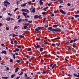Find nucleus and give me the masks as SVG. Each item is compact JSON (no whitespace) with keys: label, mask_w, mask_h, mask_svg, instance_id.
<instances>
[{"label":"nucleus","mask_w":79,"mask_h":79,"mask_svg":"<svg viewBox=\"0 0 79 79\" xmlns=\"http://www.w3.org/2000/svg\"><path fill=\"white\" fill-rule=\"evenodd\" d=\"M1 53L3 54L2 53H4L5 55H6L7 54V52H6V51H2Z\"/></svg>","instance_id":"obj_4"},{"label":"nucleus","mask_w":79,"mask_h":79,"mask_svg":"<svg viewBox=\"0 0 79 79\" xmlns=\"http://www.w3.org/2000/svg\"><path fill=\"white\" fill-rule=\"evenodd\" d=\"M1 46L2 47H5V45H4V44H1Z\"/></svg>","instance_id":"obj_47"},{"label":"nucleus","mask_w":79,"mask_h":79,"mask_svg":"<svg viewBox=\"0 0 79 79\" xmlns=\"http://www.w3.org/2000/svg\"><path fill=\"white\" fill-rule=\"evenodd\" d=\"M62 7H63V6H59V8H62Z\"/></svg>","instance_id":"obj_60"},{"label":"nucleus","mask_w":79,"mask_h":79,"mask_svg":"<svg viewBox=\"0 0 79 79\" xmlns=\"http://www.w3.org/2000/svg\"><path fill=\"white\" fill-rule=\"evenodd\" d=\"M6 20L7 21H10V17H8L6 19Z\"/></svg>","instance_id":"obj_10"},{"label":"nucleus","mask_w":79,"mask_h":79,"mask_svg":"<svg viewBox=\"0 0 79 79\" xmlns=\"http://www.w3.org/2000/svg\"><path fill=\"white\" fill-rule=\"evenodd\" d=\"M10 62H13V60L12 59H11L10 60Z\"/></svg>","instance_id":"obj_61"},{"label":"nucleus","mask_w":79,"mask_h":79,"mask_svg":"<svg viewBox=\"0 0 79 79\" xmlns=\"http://www.w3.org/2000/svg\"><path fill=\"white\" fill-rule=\"evenodd\" d=\"M34 47L35 48H36V49H37V46H36L35 45H34Z\"/></svg>","instance_id":"obj_52"},{"label":"nucleus","mask_w":79,"mask_h":79,"mask_svg":"<svg viewBox=\"0 0 79 79\" xmlns=\"http://www.w3.org/2000/svg\"><path fill=\"white\" fill-rule=\"evenodd\" d=\"M48 24H47L46 26L45 25V27H48Z\"/></svg>","instance_id":"obj_50"},{"label":"nucleus","mask_w":79,"mask_h":79,"mask_svg":"<svg viewBox=\"0 0 79 79\" xmlns=\"http://www.w3.org/2000/svg\"><path fill=\"white\" fill-rule=\"evenodd\" d=\"M32 49H31V48H29V49H28V50H27V51H31Z\"/></svg>","instance_id":"obj_54"},{"label":"nucleus","mask_w":79,"mask_h":79,"mask_svg":"<svg viewBox=\"0 0 79 79\" xmlns=\"http://www.w3.org/2000/svg\"><path fill=\"white\" fill-rule=\"evenodd\" d=\"M27 3L28 5H30L31 3V1H29Z\"/></svg>","instance_id":"obj_32"},{"label":"nucleus","mask_w":79,"mask_h":79,"mask_svg":"<svg viewBox=\"0 0 79 79\" xmlns=\"http://www.w3.org/2000/svg\"><path fill=\"white\" fill-rule=\"evenodd\" d=\"M22 47V45H19V46H17V47L19 48H21Z\"/></svg>","instance_id":"obj_24"},{"label":"nucleus","mask_w":79,"mask_h":79,"mask_svg":"<svg viewBox=\"0 0 79 79\" xmlns=\"http://www.w3.org/2000/svg\"><path fill=\"white\" fill-rule=\"evenodd\" d=\"M18 69H19V68L18 67H17L16 69H15V72L16 73L17 72H18Z\"/></svg>","instance_id":"obj_12"},{"label":"nucleus","mask_w":79,"mask_h":79,"mask_svg":"<svg viewBox=\"0 0 79 79\" xmlns=\"http://www.w3.org/2000/svg\"><path fill=\"white\" fill-rule=\"evenodd\" d=\"M60 13H62L63 15H66V12L63 11V10H60Z\"/></svg>","instance_id":"obj_3"},{"label":"nucleus","mask_w":79,"mask_h":79,"mask_svg":"<svg viewBox=\"0 0 79 79\" xmlns=\"http://www.w3.org/2000/svg\"><path fill=\"white\" fill-rule=\"evenodd\" d=\"M46 19H47V18H44L43 21V23H44L45 21V20H46Z\"/></svg>","instance_id":"obj_22"},{"label":"nucleus","mask_w":79,"mask_h":79,"mask_svg":"<svg viewBox=\"0 0 79 79\" xmlns=\"http://www.w3.org/2000/svg\"><path fill=\"white\" fill-rule=\"evenodd\" d=\"M29 64V61H27L26 62V64Z\"/></svg>","instance_id":"obj_55"},{"label":"nucleus","mask_w":79,"mask_h":79,"mask_svg":"<svg viewBox=\"0 0 79 79\" xmlns=\"http://www.w3.org/2000/svg\"><path fill=\"white\" fill-rule=\"evenodd\" d=\"M73 40H71L70 41V43H73Z\"/></svg>","instance_id":"obj_64"},{"label":"nucleus","mask_w":79,"mask_h":79,"mask_svg":"<svg viewBox=\"0 0 79 79\" xmlns=\"http://www.w3.org/2000/svg\"><path fill=\"white\" fill-rule=\"evenodd\" d=\"M27 58H30V56L28 55H27Z\"/></svg>","instance_id":"obj_39"},{"label":"nucleus","mask_w":79,"mask_h":79,"mask_svg":"<svg viewBox=\"0 0 79 79\" xmlns=\"http://www.w3.org/2000/svg\"><path fill=\"white\" fill-rule=\"evenodd\" d=\"M51 17H53L54 16V14H52L51 15Z\"/></svg>","instance_id":"obj_42"},{"label":"nucleus","mask_w":79,"mask_h":79,"mask_svg":"<svg viewBox=\"0 0 79 79\" xmlns=\"http://www.w3.org/2000/svg\"><path fill=\"white\" fill-rule=\"evenodd\" d=\"M58 1L60 3H63V0H58Z\"/></svg>","instance_id":"obj_15"},{"label":"nucleus","mask_w":79,"mask_h":79,"mask_svg":"<svg viewBox=\"0 0 79 79\" xmlns=\"http://www.w3.org/2000/svg\"><path fill=\"white\" fill-rule=\"evenodd\" d=\"M61 30L59 28H57V31H58V32H60V30Z\"/></svg>","instance_id":"obj_19"},{"label":"nucleus","mask_w":79,"mask_h":79,"mask_svg":"<svg viewBox=\"0 0 79 79\" xmlns=\"http://www.w3.org/2000/svg\"><path fill=\"white\" fill-rule=\"evenodd\" d=\"M56 66V64H54L53 66L52 67V69H53L54 68H55V66Z\"/></svg>","instance_id":"obj_27"},{"label":"nucleus","mask_w":79,"mask_h":79,"mask_svg":"<svg viewBox=\"0 0 79 79\" xmlns=\"http://www.w3.org/2000/svg\"><path fill=\"white\" fill-rule=\"evenodd\" d=\"M68 6H71V4L69 3H68L67 4Z\"/></svg>","instance_id":"obj_44"},{"label":"nucleus","mask_w":79,"mask_h":79,"mask_svg":"<svg viewBox=\"0 0 79 79\" xmlns=\"http://www.w3.org/2000/svg\"><path fill=\"white\" fill-rule=\"evenodd\" d=\"M77 40V39H75L74 40H73V42H76V41H77V40Z\"/></svg>","instance_id":"obj_28"},{"label":"nucleus","mask_w":79,"mask_h":79,"mask_svg":"<svg viewBox=\"0 0 79 79\" xmlns=\"http://www.w3.org/2000/svg\"><path fill=\"white\" fill-rule=\"evenodd\" d=\"M24 12H27V13H29V11L27 10V9H25Z\"/></svg>","instance_id":"obj_9"},{"label":"nucleus","mask_w":79,"mask_h":79,"mask_svg":"<svg viewBox=\"0 0 79 79\" xmlns=\"http://www.w3.org/2000/svg\"><path fill=\"white\" fill-rule=\"evenodd\" d=\"M36 40H40V38H36Z\"/></svg>","instance_id":"obj_40"},{"label":"nucleus","mask_w":79,"mask_h":79,"mask_svg":"<svg viewBox=\"0 0 79 79\" xmlns=\"http://www.w3.org/2000/svg\"><path fill=\"white\" fill-rule=\"evenodd\" d=\"M6 10V8H5L4 9H3L2 11H5Z\"/></svg>","instance_id":"obj_56"},{"label":"nucleus","mask_w":79,"mask_h":79,"mask_svg":"<svg viewBox=\"0 0 79 79\" xmlns=\"http://www.w3.org/2000/svg\"><path fill=\"white\" fill-rule=\"evenodd\" d=\"M13 58H14V59H15L16 57L15 56V55L13 54Z\"/></svg>","instance_id":"obj_35"},{"label":"nucleus","mask_w":79,"mask_h":79,"mask_svg":"<svg viewBox=\"0 0 79 79\" xmlns=\"http://www.w3.org/2000/svg\"><path fill=\"white\" fill-rule=\"evenodd\" d=\"M71 19L73 20V19H74V18L73 17H72Z\"/></svg>","instance_id":"obj_62"},{"label":"nucleus","mask_w":79,"mask_h":79,"mask_svg":"<svg viewBox=\"0 0 79 79\" xmlns=\"http://www.w3.org/2000/svg\"><path fill=\"white\" fill-rule=\"evenodd\" d=\"M14 76H15V74H13L11 76V77L12 78H13Z\"/></svg>","instance_id":"obj_23"},{"label":"nucleus","mask_w":79,"mask_h":79,"mask_svg":"<svg viewBox=\"0 0 79 79\" xmlns=\"http://www.w3.org/2000/svg\"><path fill=\"white\" fill-rule=\"evenodd\" d=\"M14 43L15 44V45H17L18 44V42L17 41L15 40L14 41Z\"/></svg>","instance_id":"obj_13"},{"label":"nucleus","mask_w":79,"mask_h":79,"mask_svg":"<svg viewBox=\"0 0 79 79\" xmlns=\"http://www.w3.org/2000/svg\"><path fill=\"white\" fill-rule=\"evenodd\" d=\"M22 20H23L22 19H20L18 21L19 23H20V22H21V21H22Z\"/></svg>","instance_id":"obj_20"},{"label":"nucleus","mask_w":79,"mask_h":79,"mask_svg":"<svg viewBox=\"0 0 79 79\" xmlns=\"http://www.w3.org/2000/svg\"><path fill=\"white\" fill-rule=\"evenodd\" d=\"M57 29H52V31H57Z\"/></svg>","instance_id":"obj_33"},{"label":"nucleus","mask_w":79,"mask_h":79,"mask_svg":"<svg viewBox=\"0 0 79 79\" xmlns=\"http://www.w3.org/2000/svg\"><path fill=\"white\" fill-rule=\"evenodd\" d=\"M58 26V25H54L53 26V27H57Z\"/></svg>","instance_id":"obj_41"},{"label":"nucleus","mask_w":79,"mask_h":79,"mask_svg":"<svg viewBox=\"0 0 79 79\" xmlns=\"http://www.w3.org/2000/svg\"><path fill=\"white\" fill-rule=\"evenodd\" d=\"M26 4H27V3H24L22 5H21V6L22 7H24V6H26Z\"/></svg>","instance_id":"obj_8"},{"label":"nucleus","mask_w":79,"mask_h":79,"mask_svg":"<svg viewBox=\"0 0 79 79\" xmlns=\"http://www.w3.org/2000/svg\"><path fill=\"white\" fill-rule=\"evenodd\" d=\"M74 75L75 76H76V77H79V75H77V74L76 73H74Z\"/></svg>","instance_id":"obj_18"},{"label":"nucleus","mask_w":79,"mask_h":79,"mask_svg":"<svg viewBox=\"0 0 79 79\" xmlns=\"http://www.w3.org/2000/svg\"><path fill=\"white\" fill-rule=\"evenodd\" d=\"M42 29L41 27H38V28H36L35 30V31H39V30H40V29Z\"/></svg>","instance_id":"obj_5"},{"label":"nucleus","mask_w":79,"mask_h":79,"mask_svg":"<svg viewBox=\"0 0 79 79\" xmlns=\"http://www.w3.org/2000/svg\"><path fill=\"white\" fill-rule=\"evenodd\" d=\"M22 14H23V15H24V16H27V13H26L25 12H23Z\"/></svg>","instance_id":"obj_11"},{"label":"nucleus","mask_w":79,"mask_h":79,"mask_svg":"<svg viewBox=\"0 0 79 79\" xmlns=\"http://www.w3.org/2000/svg\"><path fill=\"white\" fill-rule=\"evenodd\" d=\"M15 50L16 51H19V49H18L17 48H15Z\"/></svg>","instance_id":"obj_37"},{"label":"nucleus","mask_w":79,"mask_h":79,"mask_svg":"<svg viewBox=\"0 0 79 79\" xmlns=\"http://www.w3.org/2000/svg\"><path fill=\"white\" fill-rule=\"evenodd\" d=\"M42 14L43 15H47V14H46L45 12H42Z\"/></svg>","instance_id":"obj_29"},{"label":"nucleus","mask_w":79,"mask_h":79,"mask_svg":"<svg viewBox=\"0 0 79 79\" xmlns=\"http://www.w3.org/2000/svg\"><path fill=\"white\" fill-rule=\"evenodd\" d=\"M27 22H28V23H32V21H27Z\"/></svg>","instance_id":"obj_43"},{"label":"nucleus","mask_w":79,"mask_h":79,"mask_svg":"<svg viewBox=\"0 0 79 79\" xmlns=\"http://www.w3.org/2000/svg\"><path fill=\"white\" fill-rule=\"evenodd\" d=\"M42 74H45L46 73V72L45 71H44L42 72Z\"/></svg>","instance_id":"obj_46"},{"label":"nucleus","mask_w":79,"mask_h":79,"mask_svg":"<svg viewBox=\"0 0 79 79\" xmlns=\"http://www.w3.org/2000/svg\"><path fill=\"white\" fill-rule=\"evenodd\" d=\"M58 44H59L58 45H57V46H59V45H60V42H59Z\"/></svg>","instance_id":"obj_63"},{"label":"nucleus","mask_w":79,"mask_h":79,"mask_svg":"<svg viewBox=\"0 0 79 79\" xmlns=\"http://www.w3.org/2000/svg\"><path fill=\"white\" fill-rule=\"evenodd\" d=\"M41 16H42L41 15H40L39 16H38V15H35L34 16V18H35V19H36V18H40L41 17Z\"/></svg>","instance_id":"obj_2"},{"label":"nucleus","mask_w":79,"mask_h":79,"mask_svg":"<svg viewBox=\"0 0 79 79\" xmlns=\"http://www.w3.org/2000/svg\"><path fill=\"white\" fill-rule=\"evenodd\" d=\"M14 30H15V29H18V27L17 26H15L14 27Z\"/></svg>","instance_id":"obj_31"},{"label":"nucleus","mask_w":79,"mask_h":79,"mask_svg":"<svg viewBox=\"0 0 79 79\" xmlns=\"http://www.w3.org/2000/svg\"><path fill=\"white\" fill-rule=\"evenodd\" d=\"M48 30H50V31H52L53 28L52 27H50L48 28Z\"/></svg>","instance_id":"obj_6"},{"label":"nucleus","mask_w":79,"mask_h":79,"mask_svg":"<svg viewBox=\"0 0 79 79\" xmlns=\"http://www.w3.org/2000/svg\"><path fill=\"white\" fill-rule=\"evenodd\" d=\"M43 50H44V48H41L40 49V52H42Z\"/></svg>","instance_id":"obj_21"},{"label":"nucleus","mask_w":79,"mask_h":79,"mask_svg":"<svg viewBox=\"0 0 79 79\" xmlns=\"http://www.w3.org/2000/svg\"><path fill=\"white\" fill-rule=\"evenodd\" d=\"M40 5H43V2H40Z\"/></svg>","instance_id":"obj_58"},{"label":"nucleus","mask_w":79,"mask_h":79,"mask_svg":"<svg viewBox=\"0 0 79 79\" xmlns=\"http://www.w3.org/2000/svg\"><path fill=\"white\" fill-rule=\"evenodd\" d=\"M29 25V23H26V26H28Z\"/></svg>","instance_id":"obj_51"},{"label":"nucleus","mask_w":79,"mask_h":79,"mask_svg":"<svg viewBox=\"0 0 79 79\" xmlns=\"http://www.w3.org/2000/svg\"><path fill=\"white\" fill-rule=\"evenodd\" d=\"M40 47V45H37V48H39Z\"/></svg>","instance_id":"obj_38"},{"label":"nucleus","mask_w":79,"mask_h":79,"mask_svg":"<svg viewBox=\"0 0 79 79\" xmlns=\"http://www.w3.org/2000/svg\"><path fill=\"white\" fill-rule=\"evenodd\" d=\"M48 56V55H44V58H47V57Z\"/></svg>","instance_id":"obj_45"},{"label":"nucleus","mask_w":79,"mask_h":79,"mask_svg":"<svg viewBox=\"0 0 79 79\" xmlns=\"http://www.w3.org/2000/svg\"><path fill=\"white\" fill-rule=\"evenodd\" d=\"M7 0L3 2L5 4V6H6V8L8 7V5H10V3H9V2L8 1H7ZM6 3L7 4H5Z\"/></svg>","instance_id":"obj_1"},{"label":"nucleus","mask_w":79,"mask_h":79,"mask_svg":"<svg viewBox=\"0 0 79 79\" xmlns=\"http://www.w3.org/2000/svg\"><path fill=\"white\" fill-rule=\"evenodd\" d=\"M19 37L20 38H21V39H22L23 38H24V36H23L22 35H20Z\"/></svg>","instance_id":"obj_14"},{"label":"nucleus","mask_w":79,"mask_h":79,"mask_svg":"<svg viewBox=\"0 0 79 79\" xmlns=\"http://www.w3.org/2000/svg\"><path fill=\"white\" fill-rule=\"evenodd\" d=\"M20 16H18V18H17V19H19L20 18Z\"/></svg>","instance_id":"obj_53"},{"label":"nucleus","mask_w":79,"mask_h":79,"mask_svg":"<svg viewBox=\"0 0 79 79\" xmlns=\"http://www.w3.org/2000/svg\"><path fill=\"white\" fill-rule=\"evenodd\" d=\"M2 79H8V77H3L2 78Z\"/></svg>","instance_id":"obj_25"},{"label":"nucleus","mask_w":79,"mask_h":79,"mask_svg":"<svg viewBox=\"0 0 79 79\" xmlns=\"http://www.w3.org/2000/svg\"><path fill=\"white\" fill-rule=\"evenodd\" d=\"M6 29L7 30H9V27H6Z\"/></svg>","instance_id":"obj_59"},{"label":"nucleus","mask_w":79,"mask_h":79,"mask_svg":"<svg viewBox=\"0 0 79 79\" xmlns=\"http://www.w3.org/2000/svg\"><path fill=\"white\" fill-rule=\"evenodd\" d=\"M20 77H20V76H19L18 77H17L16 79H19V78H20Z\"/></svg>","instance_id":"obj_49"},{"label":"nucleus","mask_w":79,"mask_h":79,"mask_svg":"<svg viewBox=\"0 0 79 79\" xmlns=\"http://www.w3.org/2000/svg\"><path fill=\"white\" fill-rule=\"evenodd\" d=\"M35 9L34 8H33V9L32 10V13H35Z\"/></svg>","instance_id":"obj_16"},{"label":"nucleus","mask_w":79,"mask_h":79,"mask_svg":"<svg viewBox=\"0 0 79 79\" xmlns=\"http://www.w3.org/2000/svg\"><path fill=\"white\" fill-rule=\"evenodd\" d=\"M51 45L52 46H55V44H53V43H52Z\"/></svg>","instance_id":"obj_57"},{"label":"nucleus","mask_w":79,"mask_h":79,"mask_svg":"<svg viewBox=\"0 0 79 79\" xmlns=\"http://www.w3.org/2000/svg\"><path fill=\"white\" fill-rule=\"evenodd\" d=\"M18 8H16L15 9V10H14V12H16L17 10H18Z\"/></svg>","instance_id":"obj_30"},{"label":"nucleus","mask_w":79,"mask_h":79,"mask_svg":"<svg viewBox=\"0 0 79 79\" xmlns=\"http://www.w3.org/2000/svg\"><path fill=\"white\" fill-rule=\"evenodd\" d=\"M66 44H67V45H69V41H67L66 42Z\"/></svg>","instance_id":"obj_17"},{"label":"nucleus","mask_w":79,"mask_h":79,"mask_svg":"<svg viewBox=\"0 0 79 79\" xmlns=\"http://www.w3.org/2000/svg\"><path fill=\"white\" fill-rule=\"evenodd\" d=\"M24 10H25V9H22L21 10V11H22V12L24 11Z\"/></svg>","instance_id":"obj_48"},{"label":"nucleus","mask_w":79,"mask_h":79,"mask_svg":"<svg viewBox=\"0 0 79 79\" xmlns=\"http://www.w3.org/2000/svg\"><path fill=\"white\" fill-rule=\"evenodd\" d=\"M27 26H24L23 27L25 29H26V28H27Z\"/></svg>","instance_id":"obj_26"},{"label":"nucleus","mask_w":79,"mask_h":79,"mask_svg":"<svg viewBox=\"0 0 79 79\" xmlns=\"http://www.w3.org/2000/svg\"><path fill=\"white\" fill-rule=\"evenodd\" d=\"M23 72H22L20 74H19V76H20V75H22V74H23Z\"/></svg>","instance_id":"obj_36"},{"label":"nucleus","mask_w":79,"mask_h":79,"mask_svg":"<svg viewBox=\"0 0 79 79\" xmlns=\"http://www.w3.org/2000/svg\"><path fill=\"white\" fill-rule=\"evenodd\" d=\"M17 63H20L21 60H17Z\"/></svg>","instance_id":"obj_34"},{"label":"nucleus","mask_w":79,"mask_h":79,"mask_svg":"<svg viewBox=\"0 0 79 79\" xmlns=\"http://www.w3.org/2000/svg\"><path fill=\"white\" fill-rule=\"evenodd\" d=\"M48 7H47L46 8H44L43 9V10H44V11H47V10L46 9H48Z\"/></svg>","instance_id":"obj_7"}]
</instances>
